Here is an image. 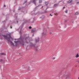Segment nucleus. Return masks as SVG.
<instances>
[{"label":"nucleus","mask_w":79,"mask_h":79,"mask_svg":"<svg viewBox=\"0 0 79 79\" xmlns=\"http://www.w3.org/2000/svg\"><path fill=\"white\" fill-rule=\"evenodd\" d=\"M3 36L4 37L5 39H6L9 42H10L12 45L14 46V44L13 43V42L11 41L10 40H13V38L11 37V36L10 35L9 37L8 38L7 37V35L6 36L5 35H3Z\"/></svg>","instance_id":"obj_1"},{"label":"nucleus","mask_w":79,"mask_h":79,"mask_svg":"<svg viewBox=\"0 0 79 79\" xmlns=\"http://www.w3.org/2000/svg\"><path fill=\"white\" fill-rule=\"evenodd\" d=\"M14 43H15V45H17V44L18 43H20L21 44H22V45H24V42L23 39H21L19 41H14Z\"/></svg>","instance_id":"obj_2"},{"label":"nucleus","mask_w":79,"mask_h":79,"mask_svg":"<svg viewBox=\"0 0 79 79\" xmlns=\"http://www.w3.org/2000/svg\"><path fill=\"white\" fill-rule=\"evenodd\" d=\"M47 33H46V32H44L42 33V35H47Z\"/></svg>","instance_id":"obj_3"},{"label":"nucleus","mask_w":79,"mask_h":79,"mask_svg":"<svg viewBox=\"0 0 79 79\" xmlns=\"http://www.w3.org/2000/svg\"><path fill=\"white\" fill-rule=\"evenodd\" d=\"M35 31H36L35 29H33L31 30V32H35Z\"/></svg>","instance_id":"obj_4"},{"label":"nucleus","mask_w":79,"mask_h":79,"mask_svg":"<svg viewBox=\"0 0 79 79\" xmlns=\"http://www.w3.org/2000/svg\"><path fill=\"white\" fill-rule=\"evenodd\" d=\"M32 3H34V4L35 5L36 4L35 3H36V1L35 0H33L32 1Z\"/></svg>","instance_id":"obj_5"},{"label":"nucleus","mask_w":79,"mask_h":79,"mask_svg":"<svg viewBox=\"0 0 79 79\" xmlns=\"http://www.w3.org/2000/svg\"><path fill=\"white\" fill-rule=\"evenodd\" d=\"M59 4L57 3V4H55L54 5V6H55V7H56V6H57Z\"/></svg>","instance_id":"obj_6"},{"label":"nucleus","mask_w":79,"mask_h":79,"mask_svg":"<svg viewBox=\"0 0 79 79\" xmlns=\"http://www.w3.org/2000/svg\"><path fill=\"white\" fill-rule=\"evenodd\" d=\"M39 41V39L35 40V42H36V43L38 42Z\"/></svg>","instance_id":"obj_7"},{"label":"nucleus","mask_w":79,"mask_h":79,"mask_svg":"<svg viewBox=\"0 0 79 79\" xmlns=\"http://www.w3.org/2000/svg\"><path fill=\"white\" fill-rule=\"evenodd\" d=\"M71 2H72V0H70L67 2V3H71Z\"/></svg>","instance_id":"obj_8"},{"label":"nucleus","mask_w":79,"mask_h":79,"mask_svg":"<svg viewBox=\"0 0 79 79\" xmlns=\"http://www.w3.org/2000/svg\"><path fill=\"white\" fill-rule=\"evenodd\" d=\"M79 54L77 53V54L75 57L76 58H78V57H79Z\"/></svg>","instance_id":"obj_9"},{"label":"nucleus","mask_w":79,"mask_h":79,"mask_svg":"<svg viewBox=\"0 0 79 79\" xmlns=\"http://www.w3.org/2000/svg\"><path fill=\"white\" fill-rule=\"evenodd\" d=\"M0 55H6V54L4 53H2L1 54H0Z\"/></svg>","instance_id":"obj_10"},{"label":"nucleus","mask_w":79,"mask_h":79,"mask_svg":"<svg viewBox=\"0 0 79 79\" xmlns=\"http://www.w3.org/2000/svg\"><path fill=\"white\" fill-rule=\"evenodd\" d=\"M45 4L46 6H47V5H48V2H45Z\"/></svg>","instance_id":"obj_11"},{"label":"nucleus","mask_w":79,"mask_h":79,"mask_svg":"<svg viewBox=\"0 0 79 79\" xmlns=\"http://www.w3.org/2000/svg\"><path fill=\"white\" fill-rule=\"evenodd\" d=\"M79 13L78 12H77L76 13H75V15H79Z\"/></svg>","instance_id":"obj_12"},{"label":"nucleus","mask_w":79,"mask_h":79,"mask_svg":"<svg viewBox=\"0 0 79 79\" xmlns=\"http://www.w3.org/2000/svg\"><path fill=\"white\" fill-rule=\"evenodd\" d=\"M42 0H39V3H42Z\"/></svg>","instance_id":"obj_13"},{"label":"nucleus","mask_w":79,"mask_h":79,"mask_svg":"<svg viewBox=\"0 0 79 79\" xmlns=\"http://www.w3.org/2000/svg\"><path fill=\"white\" fill-rule=\"evenodd\" d=\"M68 10H67L66 11H65V13H68Z\"/></svg>","instance_id":"obj_14"},{"label":"nucleus","mask_w":79,"mask_h":79,"mask_svg":"<svg viewBox=\"0 0 79 79\" xmlns=\"http://www.w3.org/2000/svg\"><path fill=\"white\" fill-rule=\"evenodd\" d=\"M36 50H39V47H37L36 48Z\"/></svg>","instance_id":"obj_15"},{"label":"nucleus","mask_w":79,"mask_h":79,"mask_svg":"<svg viewBox=\"0 0 79 79\" xmlns=\"http://www.w3.org/2000/svg\"><path fill=\"white\" fill-rule=\"evenodd\" d=\"M29 29H32V27H29Z\"/></svg>","instance_id":"obj_16"},{"label":"nucleus","mask_w":79,"mask_h":79,"mask_svg":"<svg viewBox=\"0 0 79 79\" xmlns=\"http://www.w3.org/2000/svg\"><path fill=\"white\" fill-rule=\"evenodd\" d=\"M21 9V7H19V8L18 9V10H20Z\"/></svg>","instance_id":"obj_17"},{"label":"nucleus","mask_w":79,"mask_h":79,"mask_svg":"<svg viewBox=\"0 0 79 79\" xmlns=\"http://www.w3.org/2000/svg\"><path fill=\"white\" fill-rule=\"evenodd\" d=\"M2 61H3V60H2V59H1L0 60V62H2Z\"/></svg>","instance_id":"obj_18"},{"label":"nucleus","mask_w":79,"mask_h":79,"mask_svg":"<svg viewBox=\"0 0 79 79\" xmlns=\"http://www.w3.org/2000/svg\"><path fill=\"white\" fill-rule=\"evenodd\" d=\"M65 79H69V78H68V76H67V77Z\"/></svg>","instance_id":"obj_19"},{"label":"nucleus","mask_w":79,"mask_h":79,"mask_svg":"<svg viewBox=\"0 0 79 79\" xmlns=\"http://www.w3.org/2000/svg\"><path fill=\"white\" fill-rule=\"evenodd\" d=\"M55 57H54L52 58V60H55Z\"/></svg>","instance_id":"obj_20"},{"label":"nucleus","mask_w":79,"mask_h":79,"mask_svg":"<svg viewBox=\"0 0 79 79\" xmlns=\"http://www.w3.org/2000/svg\"><path fill=\"white\" fill-rule=\"evenodd\" d=\"M27 3V1H26L24 3Z\"/></svg>","instance_id":"obj_21"},{"label":"nucleus","mask_w":79,"mask_h":79,"mask_svg":"<svg viewBox=\"0 0 79 79\" xmlns=\"http://www.w3.org/2000/svg\"><path fill=\"white\" fill-rule=\"evenodd\" d=\"M43 17H44V18H45V16H43L42 17V18H43Z\"/></svg>","instance_id":"obj_22"},{"label":"nucleus","mask_w":79,"mask_h":79,"mask_svg":"<svg viewBox=\"0 0 79 79\" xmlns=\"http://www.w3.org/2000/svg\"><path fill=\"white\" fill-rule=\"evenodd\" d=\"M4 7H6V5H4Z\"/></svg>","instance_id":"obj_23"},{"label":"nucleus","mask_w":79,"mask_h":79,"mask_svg":"<svg viewBox=\"0 0 79 79\" xmlns=\"http://www.w3.org/2000/svg\"><path fill=\"white\" fill-rule=\"evenodd\" d=\"M65 8V7H63V9H64Z\"/></svg>","instance_id":"obj_24"},{"label":"nucleus","mask_w":79,"mask_h":79,"mask_svg":"<svg viewBox=\"0 0 79 79\" xmlns=\"http://www.w3.org/2000/svg\"><path fill=\"white\" fill-rule=\"evenodd\" d=\"M50 16H53V15H52L51 14H50Z\"/></svg>","instance_id":"obj_25"},{"label":"nucleus","mask_w":79,"mask_h":79,"mask_svg":"<svg viewBox=\"0 0 79 79\" xmlns=\"http://www.w3.org/2000/svg\"><path fill=\"white\" fill-rule=\"evenodd\" d=\"M44 12H45V13H47V11H45Z\"/></svg>","instance_id":"obj_26"},{"label":"nucleus","mask_w":79,"mask_h":79,"mask_svg":"<svg viewBox=\"0 0 79 79\" xmlns=\"http://www.w3.org/2000/svg\"><path fill=\"white\" fill-rule=\"evenodd\" d=\"M77 4H78V3H79V2H77Z\"/></svg>","instance_id":"obj_27"},{"label":"nucleus","mask_w":79,"mask_h":79,"mask_svg":"<svg viewBox=\"0 0 79 79\" xmlns=\"http://www.w3.org/2000/svg\"><path fill=\"white\" fill-rule=\"evenodd\" d=\"M10 28L12 29V27H11V26H10Z\"/></svg>","instance_id":"obj_28"},{"label":"nucleus","mask_w":79,"mask_h":79,"mask_svg":"<svg viewBox=\"0 0 79 79\" xmlns=\"http://www.w3.org/2000/svg\"><path fill=\"white\" fill-rule=\"evenodd\" d=\"M17 23H18V21H17Z\"/></svg>","instance_id":"obj_29"},{"label":"nucleus","mask_w":79,"mask_h":79,"mask_svg":"<svg viewBox=\"0 0 79 79\" xmlns=\"http://www.w3.org/2000/svg\"><path fill=\"white\" fill-rule=\"evenodd\" d=\"M27 39V38H26V39H25V40H26Z\"/></svg>","instance_id":"obj_30"},{"label":"nucleus","mask_w":79,"mask_h":79,"mask_svg":"<svg viewBox=\"0 0 79 79\" xmlns=\"http://www.w3.org/2000/svg\"><path fill=\"white\" fill-rule=\"evenodd\" d=\"M78 63H79V60L78 61Z\"/></svg>","instance_id":"obj_31"},{"label":"nucleus","mask_w":79,"mask_h":79,"mask_svg":"<svg viewBox=\"0 0 79 79\" xmlns=\"http://www.w3.org/2000/svg\"><path fill=\"white\" fill-rule=\"evenodd\" d=\"M54 15H56V14H54Z\"/></svg>","instance_id":"obj_32"},{"label":"nucleus","mask_w":79,"mask_h":79,"mask_svg":"<svg viewBox=\"0 0 79 79\" xmlns=\"http://www.w3.org/2000/svg\"><path fill=\"white\" fill-rule=\"evenodd\" d=\"M42 8H43V6H42Z\"/></svg>","instance_id":"obj_33"},{"label":"nucleus","mask_w":79,"mask_h":79,"mask_svg":"<svg viewBox=\"0 0 79 79\" xmlns=\"http://www.w3.org/2000/svg\"><path fill=\"white\" fill-rule=\"evenodd\" d=\"M32 36H34V35H33Z\"/></svg>","instance_id":"obj_34"},{"label":"nucleus","mask_w":79,"mask_h":79,"mask_svg":"<svg viewBox=\"0 0 79 79\" xmlns=\"http://www.w3.org/2000/svg\"><path fill=\"white\" fill-rule=\"evenodd\" d=\"M16 40V39H15V40Z\"/></svg>","instance_id":"obj_35"},{"label":"nucleus","mask_w":79,"mask_h":79,"mask_svg":"<svg viewBox=\"0 0 79 79\" xmlns=\"http://www.w3.org/2000/svg\"><path fill=\"white\" fill-rule=\"evenodd\" d=\"M78 79H79V77L78 78Z\"/></svg>","instance_id":"obj_36"},{"label":"nucleus","mask_w":79,"mask_h":79,"mask_svg":"<svg viewBox=\"0 0 79 79\" xmlns=\"http://www.w3.org/2000/svg\"><path fill=\"white\" fill-rule=\"evenodd\" d=\"M27 44H28V43H27Z\"/></svg>","instance_id":"obj_37"},{"label":"nucleus","mask_w":79,"mask_h":79,"mask_svg":"<svg viewBox=\"0 0 79 79\" xmlns=\"http://www.w3.org/2000/svg\"><path fill=\"white\" fill-rule=\"evenodd\" d=\"M77 67V66H76V67Z\"/></svg>","instance_id":"obj_38"}]
</instances>
